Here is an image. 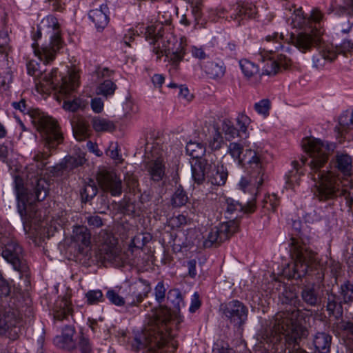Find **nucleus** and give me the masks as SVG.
I'll return each instance as SVG.
<instances>
[{"label": "nucleus", "instance_id": "36", "mask_svg": "<svg viewBox=\"0 0 353 353\" xmlns=\"http://www.w3.org/2000/svg\"><path fill=\"white\" fill-rule=\"evenodd\" d=\"M9 34L7 29L0 30V54L8 57L10 51Z\"/></svg>", "mask_w": 353, "mask_h": 353}, {"label": "nucleus", "instance_id": "21", "mask_svg": "<svg viewBox=\"0 0 353 353\" xmlns=\"http://www.w3.org/2000/svg\"><path fill=\"white\" fill-rule=\"evenodd\" d=\"M301 296L303 301L310 305H316L320 301V296L314 285L305 286Z\"/></svg>", "mask_w": 353, "mask_h": 353}, {"label": "nucleus", "instance_id": "39", "mask_svg": "<svg viewBox=\"0 0 353 353\" xmlns=\"http://www.w3.org/2000/svg\"><path fill=\"white\" fill-rule=\"evenodd\" d=\"M186 150L193 159H199L204 154L205 148L197 143L190 142L188 144Z\"/></svg>", "mask_w": 353, "mask_h": 353}, {"label": "nucleus", "instance_id": "56", "mask_svg": "<svg viewBox=\"0 0 353 353\" xmlns=\"http://www.w3.org/2000/svg\"><path fill=\"white\" fill-rule=\"evenodd\" d=\"M276 60L279 63V69L283 68V69L287 70L292 65V61L287 59L285 56L282 54L279 56Z\"/></svg>", "mask_w": 353, "mask_h": 353}, {"label": "nucleus", "instance_id": "45", "mask_svg": "<svg viewBox=\"0 0 353 353\" xmlns=\"http://www.w3.org/2000/svg\"><path fill=\"white\" fill-rule=\"evenodd\" d=\"M222 143V136L219 130L216 129L213 133L212 139L209 141V146L212 150H216L221 148Z\"/></svg>", "mask_w": 353, "mask_h": 353}, {"label": "nucleus", "instance_id": "41", "mask_svg": "<svg viewBox=\"0 0 353 353\" xmlns=\"http://www.w3.org/2000/svg\"><path fill=\"white\" fill-rule=\"evenodd\" d=\"M339 132L341 134L347 132V130L350 129L351 126L353 125V120L352 116L349 114H343L339 117Z\"/></svg>", "mask_w": 353, "mask_h": 353}, {"label": "nucleus", "instance_id": "3", "mask_svg": "<svg viewBox=\"0 0 353 353\" xmlns=\"http://www.w3.org/2000/svg\"><path fill=\"white\" fill-rule=\"evenodd\" d=\"M290 245L292 252L296 255L293 277L301 278L316 265V254L304 248L299 241L294 237L291 238Z\"/></svg>", "mask_w": 353, "mask_h": 353}, {"label": "nucleus", "instance_id": "15", "mask_svg": "<svg viewBox=\"0 0 353 353\" xmlns=\"http://www.w3.org/2000/svg\"><path fill=\"white\" fill-rule=\"evenodd\" d=\"M80 75L78 71L72 70L68 77H63L61 84L57 88L63 95L70 94L79 85Z\"/></svg>", "mask_w": 353, "mask_h": 353}, {"label": "nucleus", "instance_id": "19", "mask_svg": "<svg viewBox=\"0 0 353 353\" xmlns=\"http://www.w3.org/2000/svg\"><path fill=\"white\" fill-rule=\"evenodd\" d=\"M73 131L75 138L78 141H81L84 139L87 136L88 131V123L85 120L84 118L81 117H74L73 121Z\"/></svg>", "mask_w": 353, "mask_h": 353}, {"label": "nucleus", "instance_id": "29", "mask_svg": "<svg viewBox=\"0 0 353 353\" xmlns=\"http://www.w3.org/2000/svg\"><path fill=\"white\" fill-rule=\"evenodd\" d=\"M17 322V319L13 312H8L3 315L0 314V334L9 328L15 327Z\"/></svg>", "mask_w": 353, "mask_h": 353}, {"label": "nucleus", "instance_id": "4", "mask_svg": "<svg viewBox=\"0 0 353 353\" xmlns=\"http://www.w3.org/2000/svg\"><path fill=\"white\" fill-rule=\"evenodd\" d=\"M263 171H259L256 175L251 174L243 177L240 181L241 190L245 194L248 193L250 195V198L245 195L244 200L246 201V205L243 207V209L245 212H252L255 210V197L258 192V188L263 183Z\"/></svg>", "mask_w": 353, "mask_h": 353}, {"label": "nucleus", "instance_id": "1", "mask_svg": "<svg viewBox=\"0 0 353 353\" xmlns=\"http://www.w3.org/2000/svg\"><path fill=\"white\" fill-rule=\"evenodd\" d=\"M34 196L28 194L26 189L23 187L22 180L16 178L15 189L18 199L19 212L21 216L27 215L29 208L36 201H41L46 199L48 194L49 185L46 179L43 178H34Z\"/></svg>", "mask_w": 353, "mask_h": 353}, {"label": "nucleus", "instance_id": "24", "mask_svg": "<svg viewBox=\"0 0 353 353\" xmlns=\"http://www.w3.org/2000/svg\"><path fill=\"white\" fill-rule=\"evenodd\" d=\"M337 57L336 52L330 48H325L321 52V57H314L313 58V66L314 68H319L323 66V60L327 61L328 62H332L334 61Z\"/></svg>", "mask_w": 353, "mask_h": 353}, {"label": "nucleus", "instance_id": "58", "mask_svg": "<svg viewBox=\"0 0 353 353\" xmlns=\"http://www.w3.org/2000/svg\"><path fill=\"white\" fill-rule=\"evenodd\" d=\"M91 106L95 112H101L103 108V102L100 98H95L91 101Z\"/></svg>", "mask_w": 353, "mask_h": 353}, {"label": "nucleus", "instance_id": "13", "mask_svg": "<svg viewBox=\"0 0 353 353\" xmlns=\"http://www.w3.org/2000/svg\"><path fill=\"white\" fill-rule=\"evenodd\" d=\"M36 45L37 44L33 45L36 55H37L41 61H43L46 63H48L54 60L57 50L61 47V38L59 35H55L50 45L42 48L41 50L37 48Z\"/></svg>", "mask_w": 353, "mask_h": 353}, {"label": "nucleus", "instance_id": "51", "mask_svg": "<svg viewBox=\"0 0 353 353\" xmlns=\"http://www.w3.org/2000/svg\"><path fill=\"white\" fill-rule=\"evenodd\" d=\"M125 183L130 190L135 191L139 188V182L133 174L128 173L125 177Z\"/></svg>", "mask_w": 353, "mask_h": 353}, {"label": "nucleus", "instance_id": "5", "mask_svg": "<svg viewBox=\"0 0 353 353\" xmlns=\"http://www.w3.org/2000/svg\"><path fill=\"white\" fill-rule=\"evenodd\" d=\"M303 147L305 152L312 158L310 167L312 170H318L327 162L330 154V148L321 140L307 139Z\"/></svg>", "mask_w": 353, "mask_h": 353}, {"label": "nucleus", "instance_id": "31", "mask_svg": "<svg viewBox=\"0 0 353 353\" xmlns=\"http://www.w3.org/2000/svg\"><path fill=\"white\" fill-rule=\"evenodd\" d=\"M168 302L174 311H179L183 298L181 292L177 290H171L168 292Z\"/></svg>", "mask_w": 353, "mask_h": 353}, {"label": "nucleus", "instance_id": "2", "mask_svg": "<svg viewBox=\"0 0 353 353\" xmlns=\"http://www.w3.org/2000/svg\"><path fill=\"white\" fill-rule=\"evenodd\" d=\"M30 114L47 148H54L62 143L63 137L57 121L52 117L40 115L36 111H32Z\"/></svg>", "mask_w": 353, "mask_h": 353}, {"label": "nucleus", "instance_id": "9", "mask_svg": "<svg viewBox=\"0 0 353 353\" xmlns=\"http://www.w3.org/2000/svg\"><path fill=\"white\" fill-rule=\"evenodd\" d=\"M339 188V179L336 174L330 171L326 172L321 175L317 196L320 200L332 198Z\"/></svg>", "mask_w": 353, "mask_h": 353}, {"label": "nucleus", "instance_id": "63", "mask_svg": "<svg viewBox=\"0 0 353 353\" xmlns=\"http://www.w3.org/2000/svg\"><path fill=\"white\" fill-rule=\"evenodd\" d=\"M341 9L346 12L350 15H353V0H345V6Z\"/></svg>", "mask_w": 353, "mask_h": 353}, {"label": "nucleus", "instance_id": "47", "mask_svg": "<svg viewBox=\"0 0 353 353\" xmlns=\"http://www.w3.org/2000/svg\"><path fill=\"white\" fill-rule=\"evenodd\" d=\"M278 205L276 197L274 194L268 195L263 200V208L268 210L274 212Z\"/></svg>", "mask_w": 353, "mask_h": 353}, {"label": "nucleus", "instance_id": "44", "mask_svg": "<svg viewBox=\"0 0 353 353\" xmlns=\"http://www.w3.org/2000/svg\"><path fill=\"white\" fill-rule=\"evenodd\" d=\"M341 294L345 302H353V283L347 281L341 285Z\"/></svg>", "mask_w": 353, "mask_h": 353}, {"label": "nucleus", "instance_id": "34", "mask_svg": "<svg viewBox=\"0 0 353 353\" xmlns=\"http://www.w3.org/2000/svg\"><path fill=\"white\" fill-rule=\"evenodd\" d=\"M97 193V188L93 181L86 183L81 192L83 201L86 202L93 198Z\"/></svg>", "mask_w": 353, "mask_h": 353}, {"label": "nucleus", "instance_id": "6", "mask_svg": "<svg viewBox=\"0 0 353 353\" xmlns=\"http://www.w3.org/2000/svg\"><path fill=\"white\" fill-rule=\"evenodd\" d=\"M99 254L104 260L115 261L121 253V247L118 239L106 231H101L99 235Z\"/></svg>", "mask_w": 353, "mask_h": 353}, {"label": "nucleus", "instance_id": "55", "mask_svg": "<svg viewBox=\"0 0 353 353\" xmlns=\"http://www.w3.org/2000/svg\"><path fill=\"white\" fill-rule=\"evenodd\" d=\"M79 350L81 353H90L91 352V346L88 339L84 337H81L80 341L79 343Z\"/></svg>", "mask_w": 353, "mask_h": 353}, {"label": "nucleus", "instance_id": "10", "mask_svg": "<svg viewBox=\"0 0 353 353\" xmlns=\"http://www.w3.org/2000/svg\"><path fill=\"white\" fill-rule=\"evenodd\" d=\"M322 41L321 33L317 30L310 32H302L292 37V43L303 52L310 50L312 47L319 46Z\"/></svg>", "mask_w": 353, "mask_h": 353}, {"label": "nucleus", "instance_id": "27", "mask_svg": "<svg viewBox=\"0 0 353 353\" xmlns=\"http://www.w3.org/2000/svg\"><path fill=\"white\" fill-rule=\"evenodd\" d=\"M259 158L257 157L256 153L252 150H246L244 153L242 154L241 159H239L240 164L250 163L255 164L256 167V172L262 171V169L259 165Z\"/></svg>", "mask_w": 353, "mask_h": 353}, {"label": "nucleus", "instance_id": "50", "mask_svg": "<svg viewBox=\"0 0 353 353\" xmlns=\"http://www.w3.org/2000/svg\"><path fill=\"white\" fill-rule=\"evenodd\" d=\"M106 295L109 300L114 305L121 306L125 304L124 299L113 290H108Z\"/></svg>", "mask_w": 353, "mask_h": 353}, {"label": "nucleus", "instance_id": "38", "mask_svg": "<svg viewBox=\"0 0 353 353\" xmlns=\"http://www.w3.org/2000/svg\"><path fill=\"white\" fill-rule=\"evenodd\" d=\"M240 65L243 72L248 77L254 76L259 71L258 66L249 60H241Z\"/></svg>", "mask_w": 353, "mask_h": 353}, {"label": "nucleus", "instance_id": "12", "mask_svg": "<svg viewBox=\"0 0 353 353\" xmlns=\"http://www.w3.org/2000/svg\"><path fill=\"white\" fill-rule=\"evenodd\" d=\"M72 239L73 242L78 246L79 251L81 253H83L85 250L90 248L91 234L89 230L85 226H74Z\"/></svg>", "mask_w": 353, "mask_h": 353}, {"label": "nucleus", "instance_id": "22", "mask_svg": "<svg viewBox=\"0 0 353 353\" xmlns=\"http://www.w3.org/2000/svg\"><path fill=\"white\" fill-rule=\"evenodd\" d=\"M151 43L154 46L153 50L157 58H160L163 54L168 56L170 54L169 42L163 38L162 34L157 35L155 40L151 41Z\"/></svg>", "mask_w": 353, "mask_h": 353}, {"label": "nucleus", "instance_id": "60", "mask_svg": "<svg viewBox=\"0 0 353 353\" xmlns=\"http://www.w3.org/2000/svg\"><path fill=\"white\" fill-rule=\"evenodd\" d=\"M88 224L95 228L101 227L103 225L102 219L99 216H92L88 218Z\"/></svg>", "mask_w": 353, "mask_h": 353}, {"label": "nucleus", "instance_id": "25", "mask_svg": "<svg viewBox=\"0 0 353 353\" xmlns=\"http://www.w3.org/2000/svg\"><path fill=\"white\" fill-rule=\"evenodd\" d=\"M151 177L154 181H160L164 175V165L160 159L151 162L148 167Z\"/></svg>", "mask_w": 353, "mask_h": 353}, {"label": "nucleus", "instance_id": "23", "mask_svg": "<svg viewBox=\"0 0 353 353\" xmlns=\"http://www.w3.org/2000/svg\"><path fill=\"white\" fill-rule=\"evenodd\" d=\"M223 240L225 241L230 238L234 233L238 231V223L234 220L222 223L216 226Z\"/></svg>", "mask_w": 353, "mask_h": 353}, {"label": "nucleus", "instance_id": "43", "mask_svg": "<svg viewBox=\"0 0 353 353\" xmlns=\"http://www.w3.org/2000/svg\"><path fill=\"white\" fill-rule=\"evenodd\" d=\"M188 201V198L183 190L178 188L174 192L172 201V205L175 207H181L184 205Z\"/></svg>", "mask_w": 353, "mask_h": 353}, {"label": "nucleus", "instance_id": "40", "mask_svg": "<svg viewBox=\"0 0 353 353\" xmlns=\"http://www.w3.org/2000/svg\"><path fill=\"white\" fill-rule=\"evenodd\" d=\"M116 85L110 80H105L97 88V94L103 96L112 95L116 90Z\"/></svg>", "mask_w": 353, "mask_h": 353}, {"label": "nucleus", "instance_id": "52", "mask_svg": "<svg viewBox=\"0 0 353 353\" xmlns=\"http://www.w3.org/2000/svg\"><path fill=\"white\" fill-rule=\"evenodd\" d=\"M270 107V101L268 99H263L260 102L255 104L256 110L263 114H268Z\"/></svg>", "mask_w": 353, "mask_h": 353}, {"label": "nucleus", "instance_id": "17", "mask_svg": "<svg viewBox=\"0 0 353 353\" xmlns=\"http://www.w3.org/2000/svg\"><path fill=\"white\" fill-rule=\"evenodd\" d=\"M108 8L101 6L90 11V19L97 28H104L108 23Z\"/></svg>", "mask_w": 353, "mask_h": 353}, {"label": "nucleus", "instance_id": "7", "mask_svg": "<svg viewBox=\"0 0 353 353\" xmlns=\"http://www.w3.org/2000/svg\"><path fill=\"white\" fill-rule=\"evenodd\" d=\"M221 310L230 323L237 328L242 327L248 317L247 307L237 300L221 304Z\"/></svg>", "mask_w": 353, "mask_h": 353}, {"label": "nucleus", "instance_id": "33", "mask_svg": "<svg viewBox=\"0 0 353 353\" xmlns=\"http://www.w3.org/2000/svg\"><path fill=\"white\" fill-rule=\"evenodd\" d=\"M263 74H276L279 71V63L272 58L266 59L263 61Z\"/></svg>", "mask_w": 353, "mask_h": 353}, {"label": "nucleus", "instance_id": "42", "mask_svg": "<svg viewBox=\"0 0 353 353\" xmlns=\"http://www.w3.org/2000/svg\"><path fill=\"white\" fill-rule=\"evenodd\" d=\"M192 170L194 181L198 184L202 183L205 179V175L202 163L199 162L198 163H195L192 166Z\"/></svg>", "mask_w": 353, "mask_h": 353}, {"label": "nucleus", "instance_id": "28", "mask_svg": "<svg viewBox=\"0 0 353 353\" xmlns=\"http://www.w3.org/2000/svg\"><path fill=\"white\" fill-rule=\"evenodd\" d=\"M205 72L210 79H216L224 75L225 68L222 64L212 61L206 66Z\"/></svg>", "mask_w": 353, "mask_h": 353}, {"label": "nucleus", "instance_id": "57", "mask_svg": "<svg viewBox=\"0 0 353 353\" xmlns=\"http://www.w3.org/2000/svg\"><path fill=\"white\" fill-rule=\"evenodd\" d=\"M81 105V101L79 99H75L72 101H68L64 103V108L72 112L77 110Z\"/></svg>", "mask_w": 353, "mask_h": 353}, {"label": "nucleus", "instance_id": "46", "mask_svg": "<svg viewBox=\"0 0 353 353\" xmlns=\"http://www.w3.org/2000/svg\"><path fill=\"white\" fill-rule=\"evenodd\" d=\"M169 225L173 228H179L187 223V218L183 214L173 216L169 219Z\"/></svg>", "mask_w": 353, "mask_h": 353}, {"label": "nucleus", "instance_id": "32", "mask_svg": "<svg viewBox=\"0 0 353 353\" xmlns=\"http://www.w3.org/2000/svg\"><path fill=\"white\" fill-rule=\"evenodd\" d=\"M171 317L170 310L167 307H160L154 311V318L157 324L160 323H166L170 321Z\"/></svg>", "mask_w": 353, "mask_h": 353}, {"label": "nucleus", "instance_id": "20", "mask_svg": "<svg viewBox=\"0 0 353 353\" xmlns=\"http://www.w3.org/2000/svg\"><path fill=\"white\" fill-rule=\"evenodd\" d=\"M74 334L75 330L73 327L66 326L64 328L60 337V343L63 348L71 350L75 347Z\"/></svg>", "mask_w": 353, "mask_h": 353}, {"label": "nucleus", "instance_id": "54", "mask_svg": "<svg viewBox=\"0 0 353 353\" xmlns=\"http://www.w3.org/2000/svg\"><path fill=\"white\" fill-rule=\"evenodd\" d=\"M239 14H243L248 15L250 18H253L256 15L257 11L255 6H241L239 8Z\"/></svg>", "mask_w": 353, "mask_h": 353}, {"label": "nucleus", "instance_id": "14", "mask_svg": "<svg viewBox=\"0 0 353 353\" xmlns=\"http://www.w3.org/2000/svg\"><path fill=\"white\" fill-rule=\"evenodd\" d=\"M207 177L213 185H223L228 178V172L223 165H210L207 172Z\"/></svg>", "mask_w": 353, "mask_h": 353}, {"label": "nucleus", "instance_id": "18", "mask_svg": "<svg viewBox=\"0 0 353 353\" xmlns=\"http://www.w3.org/2000/svg\"><path fill=\"white\" fill-rule=\"evenodd\" d=\"M331 341L330 335L323 332L318 333L314 340V345L318 353H330Z\"/></svg>", "mask_w": 353, "mask_h": 353}, {"label": "nucleus", "instance_id": "49", "mask_svg": "<svg viewBox=\"0 0 353 353\" xmlns=\"http://www.w3.org/2000/svg\"><path fill=\"white\" fill-rule=\"evenodd\" d=\"M228 150L231 156L233 158L238 159L239 161V159L241 157V154H243L242 146L237 143H231L229 145Z\"/></svg>", "mask_w": 353, "mask_h": 353}, {"label": "nucleus", "instance_id": "61", "mask_svg": "<svg viewBox=\"0 0 353 353\" xmlns=\"http://www.w3.org/2000/svg\"><path fill=\"white\" fill-rule=\"evenodd\" d=\"M201 306V301L199 299V295L197 292H195L193 296L192 304L190 307V310L192 312L198 310Z\"/></svg>", "mask_w": 353, "mask_h": 353}, {"label": "nucleus", "instance_id": "11", "mask_svg": "<svg viewBox=\"0 0 353 353\" xmlns=\"http://www.w3.org/2000/svg\"><path fill=\"white\" fill-rule=\"evenodd\" d=\"M97 181L101 188L116 196L121 193V180L113 172L101 171L97 175Z\"/></svg>", "mask_w": 353, "mask_h": 353}, {"label": "nucleus", "instance_id": "35", "mask_svg": "<svg viewBox=\"0 0 353 353\" xmlns=\"http://www.w3.org/2000/svg\"><path fill=\"white\" fill-rule=\"evenodd\" d=\"M160 23L161 24H157V25H152L150 26H148L146 32H145V37L148 40H151L152 41L155 40V37L157 35L161 34V30L163 29L162 24L163 23V21H161ZM164 23L165 24H170L171 23V19H166Z\"/></svg>", "mask_w": 353, "mask_h": 353}, {"label": "nucleus", "instance_id": "37", "mask_svg": "<svg viewBox=\"0 0 353 353\" xmlns=\"http://www.w3.org/2000/svg\"><path fill=\"white\" fill-rule=\"evenodd\" d=\"M223 240L220 234L217 227H214L211 229L207 239L203 243L204 247L210 248L214 243H219L223 242Z\"/></svg>", "mask_w": 353, "mask_h": 353}, {"label": "nucleus", "instance_id": "26", "mask_svg": "<svg viewBox=\"0 0 353 353\" xmlns=\"http://www.w3.org/2000/svg\"><path fill=\"white\" fill-rule=\"evenodd\" d=\"M338 169L345 176H350L352 172V159L347 154H341L336 157Z\"/></svg>", "mask_w": 353, "mask_h": 353}, {"label": "nucleus", "instance_id": "64", "mask_svg": "<svg viewBox=\"0 0 353 353\" xmlns=\"http://www.w3.org/2000/svg\"><path fill=\"white\" fill-rule=\"evenodd\" d=\"M96 73L98 77H104L110 76L113 73V71L110 70L108 68H101L99 67L96 70Z\"/></svg>", "mask_w": 353, "mask_h": 353}, {"label": "nucleus", "instance_id": "48", "mask_svg": "<svg viewBox=\"0 0 353 353\" xmlns=\"http://www.w3.org/2000/svg\"><path fill=\"white\" fill-rule=\"evenodd\" d=\"M85 296L89 304H94L101 300L103 297V293L99 290H91L87 292Z\"/></svg>", "mask_w": 353, "mask_h": 353}, {"label": "nucleus", "instance_id": "30", "mask_svg": "<svg viewBox=\"0 0 353 353\" xmlns=\"http://www.w3.org/2000/svg\"><path fill=\"white\" fill-rule=\"evenodd\" d=\"M92 126L97 132H112L115 129V125L112 121L102 118L94 119Z\"/></svg>", "mask_w": 353, "mask_h": 353}, {"label": "nucleus", "instance_id": "62", "mask_svg": "<svg viewBox=\"0 0 353 353\" xmlns=\"http://www.w3.org/2000/svg\"><path fill=\"white\" fill-rule=\"evenodd\" d=\"M12 106L15 110H19L21 112L26 110V101L25 99H21L19 102H13Z\"/></svg>", "mask_w": 353, "mask_h": 353}, {"label": "nucleus", "instance_id": "59", "mask_svg": "<svg viewBox=\"0 0 353 353\" xmlns=\"http://www.w3.org/2000/svg\"><path fill=\"white\" fill-rule=\"evenodd\" d=\"M57 70L54 69L43 78V80L55 90H57V87L54 85V79L57 77Z\"/></svg>", "mask_w": 353, "mask_h": 353}, {"label": "nucleus", "instance_id": "8", "mask_svg": "<svg viewBox=\"0 0 353 353\" xmlns=\"http://www.w3.org/2000/svg\"><path fill=\"white\" fill-rule=\"evenodd\" d=\"M2 256L16 270L21 273H27L29 271L28 263L23 258L22 248L17 243H8L2 251Z\"/></svg>", "mask_w": 353, "mask_h": 353}, {"label": "nucleus", "instance_id": "53", "mask_svg": "<svg viewBox=\"0 0 353 353\" xmlns=\"http://www.w3.org/2000/svg\"><path fill=\"white\" fill-rule=\"evenodd\" d=\"M165 296V288L163 282L159 283L155 288V298L159 302L161 303Z\"/></svg>", "mask_w": 353, "mask_h": 353}, {"label": "nucleus", "instance_id": "16", "mask_svg": "<svg viewBox=\"0 0 353 353\" xmlns=\"http://www.w3.org/2000/svg\"><path fill=\"white\" fill-rule=\"evenodd\" d=\"M69 315H72V308L70 296H65L56 303L54 317L57 320L62 321L67 319Z\"/></svg>", "mask_w": 353, "mask_h": 353}]
</instances>
